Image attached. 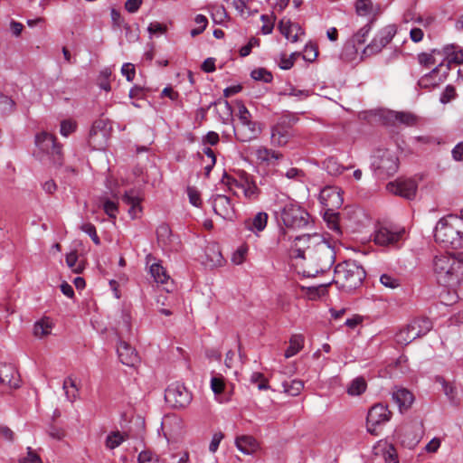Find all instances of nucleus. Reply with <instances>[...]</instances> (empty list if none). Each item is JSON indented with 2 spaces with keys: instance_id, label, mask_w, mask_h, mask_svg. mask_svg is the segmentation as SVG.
I'll return each mask as SVG.
<instances>
[{
  "instance_id": "473e14b6",
  "label": "nucleus",
  "mask_w": 463,
  "mask_h": 463,
  "mask_svg": "<svg viewBox=\"0 0 463 463\" xmlns=\"http://www.w3.org/2000/svg\"><path fill=\"white\" fill-rule=\"evenodd\" d=\"M128 438V435H124L119 431L110 432L105 440V446L109 449H114L119 447Z\"/></svg>"
},
{
  "instance_id": "3c124183",
  "label": "nucleus",
  "mask_w": 463,
  "mask_h": 463,
  "mask_svg": "<svg viewBox=\"0 0 463 463\" xmlns=\"http://www.w3.org/2000/svg\"><path fill=\"white\" fill-rule=\"evenodd\" d=\"M240 124L251 122V114L241 101H237Z\"/></svg>"
},
{
  "instance_id": "9b49d317",
  "label": "nucleus",
  "mask_w": 463,
  "mask_h": 463,
  "mask_svg": "<svg viewBox=\"0 0 463 463\" xmlns=\"http://www.w3.org/2000/svg\"><path fill=\"white\" fill-rule=\"evenodd\" d=\"M293 120L288 118H283L279 122L272 127L270 141L273 146H284L293 137L290 127Z\"/></svg>"
},
{
  "instance_id": "052dcab7",
  "label": "nucleus",
  "mask_w": 463,
  "mask_h": 463,
  "mask_svg": "<svg viewBox=\"0 0 463 463\" xmlns=\"http://www.w3.org/2000/svg\"><path fill=\"white\" fill-rule=\"evenodd\" d=\"M187 195L191 204H193L195 207H199L201 205L202 201L200 193L195 187H187Z\"/></svg>"
},
{
  "instance_id": "79ce46f5",
  "label": "nucleus",
  "mask_w": 463,
  "mask_h": 463,
  "mask_svg": "<svg viewBox=\"0 0 463 463\" xmlns=\"http://www.w3.org/2000/svg\"><path fill=\"white\" fill-rule=\"evenodd\" d=\"M111 77V71L109 68L103 69L99 75L98 78V85L101 90H104L105 91H109L110 87V81L109 79Z\"/></svg>"
},
{
  "instance_id": "69168bd1",
  "label": "nucleus",
  "mask_w": 463,
  "mask_h": 463,
  "mask_svg": "<svg viewBox=\"0 0 463 463\" xmlns=\"http://www.w3.org/2000/svg\"><path fill=\"white\" fill-rule=\"evenodd\" d=\"M121 73L126 77L127 80L132 81L136 75V70L132 63H124L121 67Z\"/></svg>"
},
{
  "instance_id": "4be33fe9",
  "label": "nucleus",
  "mask_w": 463,
  "mask_h": 463,
  "mask_svg": "<svg viewBox=\"0 0 463 463\" xmlns=\"http://www.w3.org/2000/svg\"><path fill=\"white\" fill-rule=\"evenodd\" d=\"M0 383L11 389L20 386V377L12 364H3L0 367Z\"/></svg>"
},
{
  "instance_id": "a211bd4d",
  "label": "nucleus",
  "mask_w": 463,
  "mask_h": 463,
  "mask_svg": "<svg viewBox=\"0 0 463 463\" xmlns=\"http://www.w3.org/2000/svg\"><path fill=\"white\" fill-rule=\"evenodd\" d=\"M319 198L321 203L328 208H338L343 203L341 189L334 186H327L321 190Z\"/></svg>"
},
{
  "instance_id": "39448f33",
  "label": "nucleus",
  "mask_w": 463,
  "mask_h": 463,
  "mask_svg": "<svg viewBox=\"0 0 463 463\" xmlns=\"http://www.w3.org/2000/svg\"><path fill=\"white\" fill-rule=\"evenodd\" d=\"M364 278V268L355 260H345L335 268L334 282L345 291L360 287Z\"/></svg>"
},
{
  "instance_id": "1a4fd4ad",
  "label": "nucleus",
  "mask_w": 463,
  "mask_h": 463,
  "mask_svg": "<svg viewBox=\"0 0 463 463\" xmlns=\"http://www.w3.org/2000/svg\"><path fill=\"white\" fill-rule=\"evenodd\" d=\"M392 411L388 406L382 403L371 407L366 417V427L368 432L378 435L382 426L390 421Z\"/></svg>"
},
{
  "instance_id": "c85d7f7f",
  "label": "nucleus",
  "mask_w": 463,
  "mask_h": 463,
  "mask_svg": "<svg viewBox=\"0 0 463 463\" xmlns=\"http://www.w3.org/2000/svg\"><path fill=\"white\" fill-rule=\"evenodd\" d=\"M444 54L446 58L444 61L445 65H449V71L452 63L460 64L463 63V50H457L454 45H448L444 47Z\"/></svg>"
},
{
  "instance_id": "393cba45",
  "label": "nucleus",
  "mask_w": 463,
  "mask_h": 463,
  "mask_svg": "<svg viewBox=\"0 0 463 463\" xmlns=\"http://www.w3.org/2000/svg\"><path fill=\"white\" fill-rule=\"evenodd\" d=\"M392 398L401 411L409 409L414 401L413 394L402 387H395L392 392Z\"/></svg>"
},
{
  "instance_id": "0e129e2a",
  "label": "nucleus",
  "mask_w": 463,
  "mask_h": 463,
  "mask_svg": "<svg viewBox=\"0 0 463 463\" xmlns=\"http://www.w3.org/2000/svg\"><path fill=\"white\" fill-rule=\"evenodd\" d=\"M14 102L9 97L0 92V108L4 112H11L14 109Z\"/></svg>"
},
{
  "instance_id": "ddd939ff",
  "label": "nucleus",
  "mask_w": 463,
  "mask_h": 463,
  "mask_svg": "<svg viewBox=\"0 0 463 463\" xmlns=\"http://www.w3.org/2000/svg\"><path fill=\"white\" fill-rule=\"evenodd\" d=\"M386 188L393 194L411 200L416 195L417 184L412 179L398 178L394 182H390Z\"/></svg>"
},
{
  "instance_id": "b1692460",
  "label": "nucleus",
  "mask_w": 463,
  "mask_h": 463,
  "mask_svg": "<svg viewBox=\"0 0 463 463\" xmlns=\"http://www.w3.org/2000/svg\"><path fill=\"white\" fill-rule=\"evenodd\" d=\"M279 32L292 43L298 41V35L303 34L304 32L299 24L292 23L289 19H281L279 23Z\"/></svg>"
},
{
  "instance_id": "680f3d73",
  "label": "nucleus",
  "mask_w": 463,
  "mask_h": 463,
  "mask_svg": "<svg viewBox=\"0 0 463 463\" xmlns=\"http://www.w3.org/2000/svg\"><path fill=\"white\" fill-rule=\"evenodd\" d=\"M110 17L112 21V26L114 29H121L125 26L124 19L122 18L120 13L117 9L112 8L110 10Z\"/></svg>"
},
{
  "instance_id": "f257e3e1",
  "label": "nucleus",
  "mask_w": 463,
  "mask_h": 463,
  "mask_svg": "<svg viewBox=\"0 0 463 463\" xmlns=\"http://www.w3.org/2000/svg\"><path fill=\"white\" fill-rule=\"evenodd\" d=\"M294 258L307 260L310 269L307 277H315L319 272L328 270L335 260V252L331 245L318 235L303 234L295 239L291 249Z\"/></svg>"
},
{
  "instance_id": "37998d69",
  "label": "nucleus",
  "mask_w": 463,
  "mask_h": 463,
  "mask_svg": "<svg viewBox=\"0 0 463 463\" xmlns=\"http://www.w3.org/2000/svg\"><path fill=\"white\" fill-rule=\"evenodd\" d=\"M394 118L405 126H414L417 123V117L411 112H396Z\"/></svg>"
},
{
  "instance_id": "6e6552de",
  "label": "nucleus",
  "mask_w": 463,
  "mask_h": 463,
  "mask_svg": "<svg viewBox=\"0 0 463 463\" xmlns=\"http://www.w3.org/2000/svg\"><path fill=\"white\" fill-rule=\"evenodd\" d=\"M404 229L394 226H377L373 233V242L384 248L396 247L402 239Z\"/></svg>"
},
{
  "instance_id": "e433bc0d",
  "label": "nucleus",
  "mask_w": 463,
  "mask_h": 463,
  "mask_svg": "<svg viewBox=\"0 0 463 463\" xmlns=\"http://www.w3.org/2000/svg\"><path fill=\"white\" fill-rule=\"evenodd\" d=\"M436 55H441L440 52L434 49L430 52H421L418 55L419 63L425 67H430L438 62Z\"/></svg>"
},
{
  "instance_id": "7ed1b4c3",
  "label": "nucleus",
  "mask_w": 463,
  "mask_h": 463,
  "mask_svg": "<svg viewBox=\"0 0 463 463\" xmlns=\"http://www.w3.org/2000/svg\"><path fill=\"white\" fill-rule=\"evenodd\" d=\"M435 241L446 248H463V211L461 215H448L437 222L434 230Z\"/></svg>"
},
{
  "instance_id": "e2e57ef3",
  "label": "nucleus",
  "mask_w": 463,
  "mask_h": 463,
  "mask_svg": "<svg viewBox=\"0 0 463 463\" xmlns=\"http://www.w3.org/2000/svg\"><path fill=\"white\" fill-rule=\"evenodd\" d=\"M103 210L110 218H116L118 213V204L111 200H105L103 203Z\"/></svg>"
},
{
  "instance_id": "49530a36",
  "label": "nucleus",
  "mask_w": 463,
  "mask_h": 463,
  "mask_svg": "<svg viewBox=\"0 0 463 463\" xmlns=\"http://www.w3.org/2000/svg\"><path fill=\"white\" fill-rule=\"evenodd\" d=\"M250 76L255 80H260L266 83L270 82L273 79L271 72L264 68L253 70L250 73Z\"/></svg>"
},
{
  "instance_id": "864d4df0",
  "label": "nucleus",
  "mask_w": 463,
  "mask_h": 463,
  "mask_svg": "<svg viewBox=\"0 0 463 463\" xmlns=\"http://www.w3.org/2000/svg\"><path fill=\"white\" fill-rule=\"evenodd\" d=\"M248 253V247L246 245L240 246L232 254V261L236 265L241 264Z\"/></svg>"
},
{
  "instance_id": "f03ea898",
  "label": "nucleus",
  "mask_w": 463,
  "mask_h": 463,
  "mask_svg": "<svg viewBox=\"0 0 463 463\" xmlns=\"http://www.w3.org/2000/svg\"><path fill=\"white\" fill-rule=\"evenodd\" d=\"M432 271L439 285L457 288L463 281V252L436 255L432 260Z\"/></svg>"
},
{
  "instance_id": "5701e85b",
  "label": "nucleus",
  "mask_w": 463,
  "mask_h": 463,
  "mask_svg": "<svg viewBox=\"0 0 463 463\" xmlns=\"http://www.w3.org/2000/svg\"><path fill=\"white\" fill-rule=\"evenodd\" d=\"M269 215L265 212H259L252 217L245 219L243 225L244 228L254 234H259L264 231L268 224Z\"/></svg>"
},
{
  "instance_id": "f704fd0d",
  "label": "nucleus",
  "mask_w": 463,
  "mask_h": 463,
  "mask_svg": "<svg viewBox=\"0 0 463 463\" xmlns=\"http://www.w3.org/2000/svg\"><path fill=\"white\" fill-rule=\"evenodd\" d=\"M283 391L290 396H297L304 388V383L300 380L285 381L282 383Z\"/></svg>"
},
{
  "instance_id": "cd10ccee",
  "label": "nucleus",
  "mask_w": 463,
  "mask_h": 463,
  "mask_svg": "<svg viewBox=\"0 0 463 463\" xmlns=\"http://www.w3.org/2000/svg\"><path fill=\"white\" fill-rule=\"evenodd\" d=\"M235 444L237 449L246 455L254 453L258 449L257 440L252 436L249 435L237 437Z\"/></svg>"
},
{
  "instance_id": "aec40b11",
  "label": "nucleus",
  "mask_w": 463,
  "mask_h": 463,
  "mask_svg": "<svg viewBox=\"0 0 463 463\" xmlns=\"http://www.w3.org/2000/svg\"><path fill=\"white\" fill-rule=\"evenodd\" d=\"M102 121L95 122L90 131L89 144L94 149H103L107 144V134Z\"/></svg>"
},
{
  "instance_id": "603ef678",
  "label": "nucleus",
  "mask_w": 463,
  "mask_h": 463,
  "mask_svg": "<svg viewBox=\"0 0 463 463\" xmlns=\"http://www.w3.org/2000/svg\"><path fill=\"white\" fill-rule=\"evenodd\" d=\"M77 124L71 119H65L61 122L60 133L63 137H68L76 130Z\"/></svg>"
},
{
  "instance_id": "412c9836",
  "label": "nucleus",
  "mask_w": 463,
  "mask_h": 463,
  "mask_svg": "<svg viewBox=\"0 0 463 463\" xmlns=\"http://www.w3.org/2000/svg\"><path fill=\"white\" fill-rule=\"evenodd\" d=\"M117 353L120 362L127 366H134L139 362L136 350L125 341L118 343Z\"/></svg>"
},
{
  "instance_id": "dca6fc26",
  "label": "nucleus",
  "mask_w": 463,
  "mask_h": 463,
  "mask_svg": "<svg viewBox=\"0 0 463 463\" xmlns=\"http://www.w3.org/2000/svg\"><path fill=\"white\" fill-rule=\"evenodd\" d=\"M235 186L240 188L244 196L250 201L257 200L260 193L252 177L246 173H243L240 179L235 181Z\"/></svg>"
},
{
  "instance_id": "de8ad7c7",
  "label": "nucleus",
  "mask_w": 463,
  "mask_h": 463,
  "mask_svg": "<svg viewBox=\"0 0 463 463\" xmlns=\"http://www.w3.org/2000/svg\"><path fill=\"white\" fill-rule=\"evenodd\" d=\"M194 22L197 27L191 30L190 33L193 37L201 34L208 24V20L203 14H197L194 18Z\"/></svg>"
},
{
  "instance_id": "c9c22d12",
  "label": "nucleus",
  "mask_w": 463,
  "mask_h": 463,
  "mask_svg": "<svg viewBox=\"0 0 463 463\" xmlns=\"http://www.w3.org/2000/svg\"><path fill=\"white\" fill-rule=\"evenodd\" d=\"M156 236L159 243L163 244L164 246H167L172 242V231L170 227L165 223H162L158 226L156 230Z\"/></svg>"
},
{
  "instance_id": "72a5a7b5",
  "label": "nucleus",
  "mask_w": 463,
  "mask_h": 463,
  "mask_svg": "<svg viewBox=\"0 0 463 463\" xmlns=\"http://www.w3.org/2000/svg\"><path fill=\"white\" fill-rule=\"evenodd\" d=\"M211 389L220 402H227L229 399L222 396L225 389V383L222 377H212Z\"/></svg>"
},
{
  "instance_id": "423d86ee",
  "label": "nucleus",
  "mask_w": 463,
  "mask_h": 463,
  "mask_svg": "<svg viewBox=\"0 0 463 463\" xmlns=\"http://www.w3.org/2000/svg\"><path fill=\"white\" fill-rule=\"evenodd\" d=\"M280 218L286 227L292 229L305 228L309 223V214L296 201L282 195L276 201Z\"/></svg>"
},
{
  "instance_id": "58836bf2",
  "label": "nucleus",
  "mask_w": 463,
  "mask_h": 463,
  "mask_svg": "<svg viewBox=\"0 0 463 463\" xmlns=\"http://www.w3.org/2000/svg\"><path fill=\"white\" fill-rule=\"evenodd\" d=\"M411 323L416 327V330H418L422 336L427 335L433 326L431 320L427 317L417 318Z\"/></svg>"
},
{
  "instance_id": "4c0bfd02",
  "label": "nucleus",
  "mask_w": 463,
  "mask_h": 463,
  "mask_svg": "<svg viewBox=\"0 0 463 463\" xmlns=\"http://www.w3.org/2000/svg\"><path fill=\"white\" fill-rule=\"evenodd\" d=\"M366 389V383L364 378L357 377L354 379L347 388L349 395L357 396L362 394Z\"/></svg>"
},
{
  "instance_id": "4d7b16f0",
  "label": "nucleus",
  "mask_w": 463,
  "mask_h": 463,
  "mask_svg": "<svg viewBox=\"0 0 463 463\" xmlns=\"http://www.w3.org/2000/svg\"><path fill=\"white\" fill-rule=\"evenodd\" d=\"M395 341L399 345H406L412 342L411 338V334L408 330V327H404L401 329L396 335H395Z\"/></svg>"
},
{
  "instance_id": "13d9d810",
  "label": "nucleus",
  "mask_w": 463,
  "mask_h": 463,
  "mask_svg": "<svg viewBox=\"0 0 463 463\" xmlns=\"http://www.w3.org/2000/svg\"><path fill=\"white\" fill-rule=\"evenodd\" d=\"M19 463H43L40 456L32 449L27 448V455L19 458Z\"/></svg>"
},
{
  "instance_id": "338daca9",
  "label": "nucleus",
  "mask_w": 463,
  "mask_h": 463,
  "mask_svg": "<svg viewBox=\"0 0 463 463\" xmlns=\"http://www.w3.org/2000/svg\"><path fill=\"white\" fill-rule=\"evenodd\" d=\"M223 439V434L222 432H216L213 434L212 440L209 445V450L212 453H214L217 451L219 445Z\"/></svg>"
},
{
  "instance_id": "4468645a",
  "label": "nucleus",
  "mask_w": 463,
  "mask_h": 463,
  "mask_svg": "<svg viewBox=\"0 0 463 463\" xmlns=\"http://www.w3.org/2000/svg\"><path fill=\"white\" fill-rule=\"evenodd\" d=\"M214 213L224 220H232L234 217V208L230 197L224 194H215L211 198Z\"/></svg>"
},
{
  "instance_id": "2eb2a0df",
  "label": "nucleus",
  "mask_w": 463,
  "mask_h": 463,
  "mask_svg": "<svg viewBox=\"0 0 463 463\" xmlns=\"http://www.w3.org/2000/svg\"><path fill=\"white\" fill-rule=\"evenodd\" d=\"M143 199V193L139 189H129L126 191L122 196L123 203L130 206L128 213L132 219H136L140 216V213H142L140 203Z\"/></svg>"
},
{
  "instance_id": "6e6d98bb",
  "label": "nucleus",
  "mask_w": 463,
  "mask_h": 463,
  "mask_svg": "<svg viewBox=\"0 0 463 463\" xmlns=\"http://www.w3.org/2000/svg\"><path fill=\"white\" fill-rule=\"evenodd\" d=\"M380 282L386 288H396L400 286V279L389 274H383Z\"/></svg>"
},
{
  "instance_id": "bf43d9fd",
  "label": "nucleus",
  "mask_w": 463,
  "mask_h": 463,
  "mask_svg": "<svg viewBox=\"0 0 463 463\" xmlns=\"http://www.w3.org/2000/svg\"><path fill=\"white\" fill-rule=\"evenodd\" d=\"M370 32V27L364 26L361 28L353 37V45L350 46L352 49H354V44H363L365 42V39Z\"/></svg>"
},
{
  "instance_id": "f8f14e48",
  "label": "nucleus",
  "mask_w": 463,
  "mask_h": 463,
  "mask_svg": "<svg viewBox=\"0 0 463 463\" xmlns=\"http://www.w3.org/2000/svg\"><path fill=\"white\" fill-rule=\"evenodd\" d=\"M449 74V65H445L443 61L439 63L429 73L422 76L418 84L423 89H431L439 86L443 82Z\"/></svg>"
},
{
  "instance_id": "c03bdc74",
  "label": "nucleus",
  "mask_w": 463,
  "mask_h": 463,
  "mask_svg": "<svg viewBox=\"0 0 463 463\" xmlns=\"http://www.w3.org/2000/svg\"><path fill=\"white\" fill-rule=\"evenodd\" d=\"M355 9L358 15H368L373 11V2L371 0H357Z\"/></svg>"
},
{
  "instance_id": "bb28decb",
  "label": "nucleus",
  "mask_w": 463,
  "mask_h": 463,
  "mask_svg": "<svg viewBox=\"0 0 463 463\" xmlns=\"http://www.w3.org/2000/svg\"><path fill=\"white\" fill-rule=\"evenodd\" d=\"M149 272L155 282L157 284L165 285V289L169 292L172 288L168 286L170 276L166 273L165 268L159 263H153L150 266Z\"/></svg>"
},
{
  "instance_id": "20e7f679",
  "label": "nucleus",
  "mask_w": 463,
  "mask_h": 463,
  "mask_svg": "<svg viewBox=\"0 0 463 463\" xmlns=\"http://www.w3.org/2000/svg\"><path fill=\"white\" fill-rule=\"evenodd\" d=\"M34 143L36 149L33 155L39 160L59 166L62 165V146L52 134L42 131L35 135Z\"/></svg>"
},
{
  "instance_id": "0eeeda50",
  "label": "nucleus",
  "mask_w": 463,
  "mask_h": 463,
  "mask_svg": "<svg viewBox=\"0 0 463 463\" xmlns=\"http://www.w3.org/2000/svg\"><path fill=\"white\" fill-rule=\"evenodd\" d=\"M399 167V159L394 151L378 149L373 156L372 168L380 178L394 175Z\"/></svg>"
},
{
  "instance_id": "7c9ffc66",
  "label": "nucleus",
  "mask_w": 463,
  "mask_h": 463,
  "mask_svg": "<svg viewBox=\"0 0 463 463\" xmlns=\"http://www.w3.org/2000/svg\"><path fill=\"white\" fill-rule=\"evenodd\" d=\"M256 156L261 162L271 163L272 160L278 161L282 157V154L272 149L261 146L256 150Z\"/></svg>"
},
{
  "instance_id": "5fc2aeb1",
  "label": "nucleus",
  "mask_w": 463,
  "mask_h": 463,
  "mask_svg": "<svg viewBox=\"0 0 463 463\" xmlns=\"http://www.w3.org/2000/svg\"><path fill=\"white\" fill-rule=\"evenodd\" d=\"M250 382L252 383L258 384L259 390H268L269 388L267 379L264 377L263 373H253L250 375Z\"/></svg>"
},
{
  "instance_id": "09e8293b",
  "label": "nucleus",
  "mask_w": 463,
  "mask_h": 463,
  "mask_svg": "<svg viewBox=\"0 0 463 463\" xmlns=\"http://www.w3.org/2000/svg\"><path fill=\"white\" fill-rule=\"evenodd\" d=\"M260 20L263 22V24L261 26V33L263 34H269L272 33L274 28V23L276 20V17L274 15H268V14H262L260 16Z\"/></svg>"
},
{
  "instance_id": "c756f323",
  "label": "nucleus",
  "mask_w": 463,
  "mask_h": 463,
  "mask_svg": "<svg viewBox=\"0 0 463 463\" xmlns=\"http://www.w3.org/2000/svg\"><path fill=\"white\" fill-rule=\"evenodd\" d=\"M305 338L302 335H293L289 339V345L285 351V358H290L300 352L304 347Z\"/></svg>"
},
{
  "instance_id": "2f4dec72",
  "label": "nucleus",
  "mask_w": 463,
  "mask_h": 463,
  "mask_svg": "<svg viewBox=\"0 0 463 463\" xmlns=\"http://www.w3.org/2000/svg\"><path fill=\"white\" fill-rule=\"evenodd\" d=\"M62 388L69 402H73L76 401L79 396V389L73 378L67 377L63 382Z\"/></svg>"
},
{
  "instance_id": "774afa93",
  "label": "nucleus",
  "mask_w": 463,
  "mask_h": 463,
  "mask_svg": "<svg viewBox=\"0 0 463 463\" xmlns=\"http://www.w3.org/2000/svg\"><path fill=\"white\" fill-rule=\"evenodd\" d=\"M386 463H399L397 453L392 446H389L384 453Z\"/></svg>"
},
{
  "instance_id": "a878e982",
  "label": "nucleus",
  "mask_w": 463,
  "mask_h": 463,
  "mask_svg": "<svg viewBox=\"0 0 463 463\" xmlns=\"http://www.w3.org/2000/svg\"><path fill=\"white\" fill-rule=\"evenodd\" d=\"M437 382L441 385L442 392L453 406L460 404L459 392L458 388L452 383L446 381L443 377H437Z\"/></svg>"
},
{
  "instance_id": "9d476101",
  "label": "nucleus",
  "mask_w": 463,
  "mask_h": 463,
  "mask_svg": "<svg viewBox=\"0 0 463 463\" xmlns=\"http://www.w3.org/2000/svg\"><path fill=\"white\" fill-rule=\"evenodd\" d=\"M165 402L173 408H184L192 401L190 392L182 384L173 383L165 392Z\"/></svg>"
},
{
  "instance_id": "6ab92c4d",
  "label": "nucleus",
  "mask_w": 463,
  "mask_h": 463,
  "mask_svg": "<svg viewBox=\"0 0 463 463\" xmlns=\"http://www.w3.org/2000/svg\"><path fill=\"white\" fill-rule=\"evenodd\" d=\"M233 130L236 139L240 142H249L255 139L260 134V129L254 121L239 124L233 128Z\"/></svg>"
},
{
  "instance_id": "a18cd8bd",
  "label": "nucleus",
  "mask_w": 463,
  "mask_h": 463,
  "mask_svg": "<svg viewBox=\"0 0 463 463\" xmlns=\"http://www.w3.org/2000/svg\"><path fill=\"white\" fill-rule=\"evenodd\" d=\"M138 463H163L158 455L150 450H142L137 457Z\"/></svg>"
},
{
  "instance_id": "a19ab883",
  "label": "nucleus",
  "mask_w": 463,
  "mask_h": 463,
  "mask_svg": "<svg viewBox=\"0 0 463 463\" xmlns=\"http://www.w3.org/2000/svg\"><path fill=\"white\" fill-rule=\"evenodd\" d=\"M324 164L326 171L332 175H339L346 169L333 157L327 158Z\"/></svg>"
},
{
  "instance_id": "f3484780",
  "label": "nucleus",
  "mask_w": 463,
  "mask_h": 463,
  "mask_svg": "<svg viewBox=\"0 0 463 463\" xmlns=\"http://www.w3.org/2000/svg\"><path fill=\"white\" fill-rule=\"evenodd\" d=\"M393 33L391 31H381L373 41L364 49L363 53L366 56L373 55L382 51L392 39Z\"/></svg>"
},
{
  "instance_id": "8fccbe9b",
  "label": "nucleus",
  "mask_w": 463,
  "mask_h": 463,
  "mask_svg": "<svg viewBox=\"0 0 463 463\" xmlns=\"http://www.w3.org/2000/svg\"><path fill=\"white\" fill-rule=\"evenodd\" d=\"M80 229L87 233L92 240V241L96 244V245H99L100 244V240L97 234V231H96V228L95 226L92 224V223H90V222H87V223H82L80 227Z\"/></svg>"
},
{
  "instance_id": "ea45409f",
  "label": "nucleus",
  "mask_w": 463,
  "mask_h": 463,
  "mask_svg": "<svg viewBox=\"0 0 463 463\" xmlns=\"http://www.w3.org/2000/svg\"><path fill=\"white\" fill-rule=\"evenodd\" d=\"M52 325L48 320H41L34 324L33 334L37 337H44L51 334Z\"/></svg>"
}]
</instances>
